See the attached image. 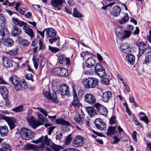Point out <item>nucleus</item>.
Returning <instances> with one entry per match:
<instances>
[{
    "label": "nucleus",
    "instance_id": "1",
    "mask_svg": "<svg viewBox=\"0 0 151 151\" xmlns=\"http://www.w3.org/2000/svg\"><path fill=\"white\" fill-rule=\"evenodd\" d=\"M83 83L86 88H93L98 85L99 80L96 78H90L84 79Z\"/></svg>",
    "mask_w": 151,
    "mask_h": 151
},
{
    "label": "nucleus",
    "instance_id": "2",
    "mask_svg": "<svg viewBox=\"0 0 151 151\" xmlns=\"http://www.w3.org/2000/svg\"><path fill=\"white\" fill-rule=\"evenodd\" d=\"M21 138L23 139L28 140L33 139L34 137V133L30 129L26 128L21 129L20 132Z\"/></svg>",
    "mask_w": 151,
    "mask_h": 151
},
{
    "label": "nucleus",
    "instance_id": "3",
    "mask_svg": "<svg viewBox=\"0 0 151 151\" xmlns=\"http://www.w3.org/2000/svg\"><path fill=\"white\" fill-rule=\"evenodd\" d=\"M5 24V19L4 16L0 14V42L5 35L9 33L7 29L4 27Z\"/></svg>",
    "mask_w": 151,
    "mask_h": 151
},
{
    "label": "nucleus",
    "instance_id": "4",
    "mask_svg": "<svg viewBox=\"0 0 151 151\" xmlns=\"http://www.w3.org/2000/svg\"><path fill=\"white\" fill-rule=\"evenodd\" d=\"M10 80L14 86L16 90L18 91L21 89L22 86L20 83V79L18 77L14 75H12Z\"/></svg>",
    "mask_w": 151,
    "mask_h": 151
},
{
    "label": "nucleus",
    "instance_id": "5",
    "mask_svg": "<svg viewBox=\"0 0 151 151\" xmlns=\"http://www.w3.org/2000/svg\"><path fill=\"white\" fill-rule=\"evenodd\" d=\"M95 72L97 75L101 77H105L106 74L104 69L99 63H97L95 67Z\"/></svg>",
    "mask_w": 151,
    "mask_h": 151
},
{
    "label": "nucleus",
    "instance_id": "6",
    "mask_svg": "<svg viewBox=\"0 0 151 151\" xmlns=\"http://www.w3.org/2000/svg\"><path fill=\"white\" fill-rule=\"evenodd\" d=\"M84 142V139L79 135L76 136L73 141V145L75 147L82 146Z\"/></svg>",
    "mask_w": 151,
    "mask_h": 151
},
{
    "label": "nucleus",
    "instance_id": "7",
    "mask_svg": "<svg viewBox=\"0 0 151 151\" xmlns=\"http://www.w3.org/2000/svg\"><path fill=\"white\" fill-rule=\"evenodd\" d=\"M65 2L63 0H51L50 3L55 9L59 10L62 9V4Z\"/></svg>",
    "mask_w": 151,
    "mask_h": 151
},
{
    "label": "nucleus",
    "instance_id": "8",
    "mask_svg": "<svg viewBox=\"0 0 151 151\" xmlns=\"http://www.w3.org/2000/svg\"><path fill=\"white\" fill-rule=\"evenodd\" d=\"M3 119L7 122L11 129L15 127V123L17 122V120L15 118L5 116L3 117Z\"/></svg>",
    "mask_w": 151,
    "mask_h": 151
},
{
    "label": "nucleus",
    "instance_id": "9",
    "mask_svg": "<svg viewBox=\"0 0 151 151\" xmlns=\"http://www.w3.org/2000/svg\"><path fill=\"white\" fill-rule=\"evenodd\" d=\"M50 142H51V140L48 138L47 135H46L45 136L44 138L43 136H42L37 140L32 141V142L37 144L42 142V143H43L45 145V144L47 145L48 146L50 145Z\"/></svg>",
    "mask_w": 151,
    "mask_h": 151
},
{
    "label": "nucleus",
    "instance_id": "10",
    "mask_svg": "<svg viewBox=\"0 0 151 151\" xmlns=\"http://www.w3.org/2000/svg\"><path fill=\"white\" fill-rule=\"evenodd\" d=\"M69 88L67 85L63 84L59 88V93L62 97H64V96L67 95L69 93Z\"/></svg>",
    "mask_w": 151,
    "mask_h": 151
},
{
    "label": "nucleus",
    "instance_id": "11",
    "mask_svg": "<svg viewBox=\"0 0 151 151\" xmlns=\"http://www.w3.org/2000/svg\"><path fill=\"white\" fill-rule=\"evenodd\" d=\"M139 52L137 55L138 58L143 55L145 51L147 50L148 47L144 42H141L138 44Z\"/></svg>",
    "mask_w": 151,
    "mask_h": 151
},
{
    "label": "nucleus",
    "instance_id": "12",
    "mask_svg": "<svg viewBox=\"0 0 151 151\" xmlns=\"http://www.w3.org/2000/svg\"><path fill=\"white\" fill-rule=\"evenodd\" d=\"M26 148L27 150L32 149L36 151H38L42 149L45 147V145L43 143H42L39 145L30 144L26 145Z\"/></svg>",
    "mask_w": 151,
    "mask_h": 151
},
{
    "label": "nucleus",
    "instance_id": "13",
    "mask_svg": "<svg viewBox=\"0 0 151 151\" xmlns=\"http://www.w3.org/2000/svg\"><path fill=\"white\" fill-rule=\"evenodd\" d=\"M27 121L30 125H31L33 128H36V127L39 126V125L35 117L33 116H31L29 118H27Z\"/></svg>",
    "mask_w": 151,
    "mask_h": 151
},
{
    "label": "nucleus",
    "instance_id": "14",
    "mask_svg": "<svg viewBox=\"0 0 151 151\" xmlns=\"http://www.w3.org/2000/svg\"><path fill=\"white\" fill-rule=\"evenodd\" d=\"M85 100L86 102L91 105L96 102L95 97L91 94H86L85 96Z\"/></svg>",
    "mask_w": 151,
    "mask_h": 151
},
{
    "label": "nucleus",
    "instance_id": "15",
    "mask_svg": "<svg viewBox=\"0 0 151 151\" xmlns=\"http://www.w3.org/2000/svg\"><path fill=\"white\" fill-rule=\"evenodd\" d=\"M94 123L96 127L101 130H104L106 129L105 124L104 122H102V120L101 119H96Z\"/></svg>",
    "mask_w": 151,
    "mask_h": 151
},
{
    "label": "nucleus",
    "instance_id": "16",
    "mask_svg": "<svg viewBox=\"0 0 151 151\" xmlns=\"http://www.w3.org/2000/svg\"><path fill=\"white\" fill-rule=\"evenodd\" d=\"M43 93L45 97L47 99L53 101L55 103H57L58 101L56 95L55 93L53 94L52 96L51 94L48 91H44Z\"/></svg>",
    "mask_w": 151,
    "mask_h": 151
},
{
    "label": "nucleus",
    "instance_id": "17",
    "mask_svg": "<svg viewBox=\"0 0 151 151\" xmlns=\"http://www.w3.org/2000/svg\"><path fill=\"white\" fill-rule=\"evenodd\" d=\"M67 71L65 68L60 67L56 68L53 70V72L55 74L61 76H66Z\"/></svg>",
    "mask_w": 151,
    "mask_h": 151
},
{
    "label": "nucleus",
    "instance_id": "18",
    "mask_svg": "<svg viewBox=\"0 0 151 151\" xmlns=\"http://www.w3.org/2000/svg\"><path fill=\"white\" fill-rule=\"evenodd\" d=\"M21 29L18 27L13 25L11 29V34L14 37L18 36L20 35L21 33Z\"/></svg>",
    "mask_w": 151,
    "mask_h": 151
},
{
    "label": "nucleus",
    "instance_id": "19",
    "mask_svg": "<svg viewBox=\"0 0 151 151\" xmlns=\"http://www.w3.org/2000/svg\"><path fill=\"white\" fill-rule=\"evenodd\" d=\"M12 21L16 25H17L20 27H23V29L26 28L27 24L23 21H21L17 18L12 17Z\"/></svg>",
    "mask_w": 151,
    "mask_h": 151
},
{
    "label": "nucleus",
    "instance_id": "20",
    "mask_svg": "<svg viewBox=\"0 0 151 151\" xmlns=\"http://www.w3.org/2000/svg\"><path fill=\"white\" fill-rule=\"evenodd\" d=\"M130 45L127 43H123L121 46L120 48L122 51L126 54H128L131 51Z\"/></svg>",
    "mask_w": 151,
    "mask_h": 151
},
{
    "label": "nucleus",
    "instance_id": "21",
    "mask_svg": "<svg viewBox=\"0 0 151 151\" xmlns=\"http://www.w3.org/2000/svg\"><path fill=\"white\" fill-rule=\"evenodd\" d=\"M73 99L72 104L74 106H79L80 105L79 100L77 97L76 91L74 88L73 90Z\"/></svg>",
    "mask_w": 151,
    "mask_h": 151
},
{
    "label": "nucleus",
    "instance_id": "22",
    "mask_svg": "<svg viewBox=\"0 0 151 151\" xmlns=\"http://www.w3.org/2000/svg\"><path fill=\"white\" fill-rule=\"evenodd\" d=\"M5 36V35L4 37ZM4 36L3 37V39L0 42H2L3 43V45L7 47H9L12 46L14 43V41L12 39L9 38H4Z\"/></svg>",
    "mask_w": 151,
    "mask_h": 151
},
{
    "label": "nucleus",
    "instance_id": "23",
    "mask_svg": "<svg viewBox=\"0 0 151 151\" xmlns=\"http://www.w3.org/2000/svg\"><path fill=\"white\" fill-rule=\"evenodd\" d=\"M96 60L92 57H89L86 60V64L88 68H91L94 66Z\"/></svg>",
    "mask_w": 151,
    "mask_h": 151
},
{
    "label": "nucleus",
    "instance_id": "24",
    "mask_svg": "<svg viewBox=\"0 0 151 151\" xmlns=\"http://www.w3.org/2000/svg\"><path fill=\"white\" fill-rule=\"evenodd\" d=\"M112 96L111 93L110 91H106L103 93L102 100L105 102H107Z\"/></svg>",
    "mask_w": 151,
    "mask_h": 151
},
{
    "label": "nucleus",
    "instance_id": "25",
    "mask_svg": "<svg viewBox=\"0 0 151 151\" xmlns=\"http://www.w3.org/2000/svg\"><path fill=\"white\" fill-rule=\"evenodd\" d=\"M44 30H45L46 35L49 37H53L56 35L55 31L52 28L45 29Z\"/></svg>",
    "mask_w": 151,
    "mask_h": 151
},
{
    "label": "nucleus",
    "instance_id": "26",
    "mask_svg": "<svg viewBox=\"0 0 151 151\" xmlns=\"http://www.w3.org/2000/svg\"><path fill=\"white\" fill-rule=\"evenodd\" d=\"M121 11V9L120 7L115 6L113 7L111 14L114 17H117L119 15Z\"/></svg>",
    "mask_w": 151,
    "mask_h": 151
},
{
    "label": "nucleus",
    "instance_id": "27",
    "mask_svg": "<svg viewBox=\"0 0 151 151\" xmlns=\"http://www.w3.org/2000/svg\"><path fill=\"white\" fill-rule=\"evenodd\" d=\"M86 110L91 117H94L97 114L96 110L93 107H87L86 109Z\"/></svg>",
    "mask_w": 151,
    "mask_h": 151
},
{
    "label": "nucleus",
    "instance_id": "28",
    "mask_svg": "<svg viewBox=\"0 0 151 151\" xmlns=\"http://www.w3.org/2000/svg\"><path fill=\"white\" fill-rule=\"evenodd\" d=\"M0 92L4 99H6L8 98V91L5 86H3L0 87Z\"/></svg>",
    "mask_w": 151,
    "mask_h": 151
},
{
    "label": "nucleus",
    "instance_id": "29",
    "mask_svg": "<svg viewBox=\"0 0 151 151\" xmlns=\"http://www.w3.org/2000/svg\"><path fill=\"white\" fill-rule=\"evenodd\" d=\"M4 65L6 68H10L12 66L11 60L6 57L3 58L2 59Z\"/></svg>",
    "mask_w": 151,
    "mask_h": 151
},
{
    "label": "nucleus",
    "instance_id": "30",
    "mask_svg": "<svg viewBox=\"0 0 151 151\" xmlns=\"http://www.w3.org/2000/svg\"><path fill=\"white\" fill-rule=\"evenodd\" d=\"M74 119L75 121L77 123L81 125H82L85 122L84 118L81 117V115L79 114H77L76 115Z\"/></svg>",
    "mask_w": 151,
    "mask_h": 151
},
{
    "label": "nucleus",
    "instance_id": "31",
    "mask_svg": "<svg viewBox=\"0 0 151 151\" xmlns=\"http://www.w3.org/2000/svg\"><path fill=\"white\" fill-rule=\"evenodd\" d=\"M126 56V59L131 64L133 65L135 62V57L134 56L130 53L127 54Z\"/></svg>",
    "mask_w": 151,
    "mask_h": 151
},
{
    "label": "nucleus",
    "instance_id": "32",
    "mask_svg": "<svg viewBox=\"0 0 151 151\" xmlns=\"http://www.w3.org/2000/svg\"><path fill=\"white\" fill-rule=\"evenodd\" d=\"M10 146L6 143H2L1 145L0 151H11Z\"/></svg>",
    "mask_w": 151,
    "mask_h": 151
},
{
    "label": "nucleus",
    "instance_id": "33",
    "mask_svg": "<svg viewBox=\"0 0 151 151\" xmlns=\"http://www.w3.org/2000/svg\"><path fill=\"white\" fill-rule=\"evenodd\" d=\"M0 132L2 137L6 136L8 133L7 127L6 126H0Z\"/></svg>",
    "mask_w": 151,
    "mask_h": 151
},
{
    "label": "nucleus",
    "instance_id": "34",
    "mask_svg": "<svg viewBox=\"0 0 151 151\" xmlns=\"http://www.w3.org/2000/svg\"><path fill=\"white\" fill-rule=\"evenodd\" d=\"M145 61L148 63L151 61V48L148 47L145 55Z\"/></svg>",
    "mask_w": 151,
    "mask_h": 151
},
{
    "label": "nucleus",
    "instance_id": "35",
    "mask_svg": "<svg viewBox=\"0 0 151 151\" xmlns=\"http://www.w3.org/2000/svg\"><path fill=\"white\" fill-rule=\"evenodd\" d=\"M55 122L57 124H60L62 125L69 126L70 125V123L68 121L61 118L56 119Z\"/></svg>",
    "mask_w": 151,
    "mask_h": 151
},
{
    "label": "nucleus",
    "instance_id": "36",
    "mask_svg": "<svg viewBox=\"0 0 151 151\" xmlns=\"http://www.w3.org/2000/svg\"><path fill=\"white\" fill-rule=\"evenodd\" d=\"M37 116L38 117L39 124V126L43 125L44 122H45V119L44 116L40 113L37 114Z\"/></svg>",
    "mask_w": 151,
    "mask_h": 151
},
{
    "label": "nucleus",
    "instance_id": "37",
    "mask_svg": "<svg viewBox=\"0 0 151 151\" xmlns=\"http://www.w3.org/2000/svg\"><path fill=\"white\" fill-rule=\"evenodd\" d=\"M24 30L25 32L31 38H32L33 36V32L32 30L30 28H28L27 25L26 26V28L23 29Z\"/></svg>",
    "mask_w": 151,
    "mask_h": 151
},
{
    "label": "nucleus",
    "instance_id": "38",
    "mask_svg": "<svg viewBox=\"0 0 151 151\" xmlns=\"http://www.w3.org/2000/svg\"><path fill=\"white\" fill-rule=\"evenodd\" d=\"M116 128V127H113L112 126L109 127L107 129L106 134L108 136L114 134L116 132L115 130Z\"/></svg>",
    "mask_w": 151,
    "mask_h": 151
},
{
    "label": "nucleus",
    "instance_id": "39",
    "mask_svg": "<svg viewBox=\"0 0 151 151\" xmlns=\"http://www.w3.org/2000/svg\"><path fill=\"white\" fill-rule=\"evenodd\" d=\"M73 15L74 17L77 18H81L84 16V15L78 12L76 8H74L73 9Z\"/></svg>",
    "mask_w": 151,
    "mask_h": 151
},
{
    "label": "nucleus",
    "instance_id": "40",
    "mask_svg": "<svg viewBox=\"0 0 151 151\" xmlns=\"http://www.w3.org/2000/svg\"><path fill=\"white\" fill-rule=\"evenodd\" d=\"M131 35V32L129 30H125L123 33L121 37L122 39H124L125 38H127L130 36Z\"/></svg>",
    "mask_w": 151,
    "mask_h": 151
},
{
    "label": "nucleus",
    "instance_id": "41",
    "mask_svg": "<svg viewBox=\"0 0 151 151\" xmlns=\"http://www.w3.org/2000/svg\"><path fill=\"white\" fill-rule=\"evenodd\" d=\"M12 111L16 112H20L24 111L23 106L20 105L12 109Z\"/></svg>",
    "mask_w": 151,
    "mask_h": 151
},
{
    "label": "nucleus",
    "instance_id": "42",
    "mask_svg": "<svg viewBox=\"0 0 151 151\" xmlns=\"http://www.w3.org/2000/svg\"><path fill=\"white\" fill-rule=\"evenodd\" d=\"M18 52V47H16L15 48L6 52V53L10 55H16Z\"/></svg>",
    "mask_w": 151,
    "mask_h": 151
},
{
    "label": "nucleus",
    "instance_id": "43",
    "mask_svg": "<svg viewBox=\"0 0 151 151\" xmlns=\"http://www.w3.org/2000/svg\"><path fill=\"white\" fill-rule=\"evenodd\" d=\"M122 32V30L121 27H118L116 28L115 30V33L116 35L120 38H121L123 34Z\"/></svg>",
    "mask_w": 151,
    "mask_h": 151
},
{
    "label": "nucleus",
    "instance_id": "44",
    "mask_svg": "<svg viewBox=\"0 0 151 151\" xmlns=\"http://www.w3.org/2000/svg\"><path fill=\"white\" fill-rule=\"evenodd\" d=\"M129 17L127 13L121 20L119 21V23L120 24H123L127 22L129 19Z\"/></svg>",
    "mask_w": 151,
    "mask_h": 151
},
{
    "label": "nucleus",
    "instance_id": "45",
    "mask_svg": "<svg viewBox=\"0 0 151 151\" xmlns=\"http://www.w3.org/2000/svg\"><path fill=\"white\" fill-rule=\"evenodd\" d=\"M51 148L54 151H60L61 150L63 149V147L61 146L53 144L51 146Z\"/></svg>",
    "mask_w": 151,
    "mask_h": 151
},
{
    "label": "nucleus",
    "instance_id": "46",
    "mask_svg": "<svg viewBox=\"0 0 151 151\" xmlns=\"http://www.w3.org/2000/svg\"><path fill=\"white\" fill-rule=\"evenodd\" d=\"M65 57L64 55L59 54L58 59L59 62L60 64H63L65 61Z\"/></svg>",
    "mask_w": 151,
    "mask_h": 151
},
{
    "label": "nucleus",
    "instance_id": "47",
    "mask_svg": "<svg viewBox=\"0 0 151 151\" xmlns=\"http://www.w3.org/2000/svg\"><path fill=\"white\" fill-rule=\"evenodd\" d=\"M99 113L103 115L106 116L107 114L108 111L106 108L103 106Z\"/></svg>",
    "mask_w": 151,
    "mask_h": 151
},
{
    "label": "nucleus",
    "instance_id": "48",
    "mask_svg": "<svg viewBox=\"0 0 151 151\" xmlns=\"http://www.w3.org/2000/svg\"><path fill=\"white\" fill-rule=\"evenodd\" d=\"M49 50L51 51L52 52L56 53L59 52L60 49L55 47H52L50 45L49 46Z\"/></svg>",
    "mask_w": 151,
    "mask_h": 151
},
{
    "label": "nucleus",
    "instance_id": "49",
    "mask_svg": "<svg viewBox=\"0 0 151 151\" xmlns=\"http://www.w3.org/2000/svg\"><path fill=\"white\" fill-rule=\"evenodd\" d=\"M36 108L39 110L45 116H47L48 112L43 108L40 107H37Z\"/></svg>",
    "mask_w": 151,
    "mask_h": 151
},
{
    "label": "nucleus",
    "instance_id": "50",
    "mask_svg": "<svg viewBox=\"0 0 151 151\" xmlns=\"http://www.w3.org/2000/svg\"><path fill=\"white\" fill-rule=\"evenodd\" d=\"M39 50H43L45 49V46L43 43L42 41L40 40L39 41Z\"/></svg>",
    "mask_w": 151,
    "mask_h": 151
},
{
    "label": "nucleus",
    "instance_id": "51",
    "mask_svg": "<svg viewBox=\"0 0 151 151\" xmlns=\"http://www.w3.org/2000/svg\"><path fill=\"white\" fill-rule=\"evenodd\" d=\"M94 106L97 109L98 111L99 112L100 110L104 106H102L101 104L99 103H96L94 105Z\"/></svg>",
    "mask_w": 151,
    "mask_h": 151
},
{
    "label": "nucleus",
    "instance_id": "52",
    "mask_svg": "<svg viewBox=\"0 0 151 151\" xmlns=\"http://www.w3.org/2000/svg\"><path fill=\"white\" fill-rule=\"evenodd\" d=\"M71 134H69L66 137V139L65 142V145L68 144L71 141Z\"/></svg>",
    "mask_w": 151,
    "mask_h": 151
},
{
    "label": "nucleus",
    "instance_id": "53",
    "mask_svg": "<svg viewBox=\"0 0 151 151\" xmlns=\"http://www.w3.org/2000/svg\"><path fill=\"white\" fill-rule=\"evenodd\" d=\"M27 11L26 8L20 7L19 8V11L20 13L22 14H24V13Z\"/></svg>",
    "mask_w": 151,
    "mask_h": 151
},
{
    "label": "nucleus",
    "instance_id": "54",
    "mask_svg": "<svg viewBox=\"0 0 151 151\" xmlns=\"http://www.w3.org/2000/svg\"><path fill=\"white\" fill-rule=\"evenodd\" d=\"M129 102L132 103H133V105L135 106V107H137V104H136V102L134 99L133 96H131L129 98Z\"/></svg>",
    "mask_w": 151,
    "mask_h": 151
},
{
    "label": "nucleus",
    "instance_id": "55",
    "mask_svg": "<svg viewBox=\"0 0 151 151\" xmlns=\"http://www.w3.org/2000/svg\"><path fill=\"white\" fill-rule=\"evenodd\" d=\"M21 44L23 46L26 47L29 45V42L26 40H23L21 41Z\"/></svg>",
    "mask_w": 151,
    "mask_h": 151
},
{
    "label": "nucleus",
    "instance_id": "56",
    "mask_svg": "<svg viewBox=\"0 0 151 151\" xmlns=\"http://www.w3.org/2000/svg\"><path fill=\"white\" fill-rule=\"evenodd\" d=\"M46 62V60L45 59H42L41 60V62L40 63V68L41 70H42V68L45 65Z\"/></svg>",
    "mask_w": 151,
    "mask_h": 151
},
{
    "label": "nucleus",
    "instance_id": "57",
    "mask_svg": "<svg viewBox=\"0 0 151 151\" xmlns=\"http://www.w3.org/2000/svg\"><path fill=\"white\" fill-rule=\"evenodd\" d=\"M35 68L36 69H37L38 67L39 60L37 59H33Z\"/></svg>",
    "mask_w": 151,
    "mask_h": 151
},
{
    "label": "nucleus",
    "instance_id": "58",
    "mask_svg": "<svg viewBox=\"0 0 151 151\" xmlns=\"http://www.w3.org/2000/svg\"><path fill=\"white\" fill-rule=\"evenodd\" d=\"M89 53L91 54V53L88 51L83 52L81 54V56L84 58L86 56L87 57Z\"/></svg>",
    "mask_w": 151,
    "mask_h": 151
},
{
    "label": "nucleus",
    "instance_id": "59",
    "mask_svg": "<svg viewBox=\"0 0 151 151\" xmlns=\"http://www.w3.org/2000/svg\"><path fill=\"white\" fill-rule=\"evenodd\" d=\"M140 119L142 121L145 122L147 124L149 122L148 119L146 116L141 117Z\"/></svg>",
    "mask_w": 151,
    "mask_h": 151
},
{
    "label": "nucleus",
    "instance_id": "60",
    "mask_svg": "<svg viewBox=\"0 0 151 151\" xmlns=\"http://www.w3.org/2000/svg\"><path fill=\"white\" fill-rule=\"evenodd\" d=\"M25 78L28 80H31L32 81H33L32 75L31 73L26 75H25Z\"/></svg>",
    "mask_w": 151,
    "mask_h": 151
},
{
    "label": "nucleus",
    "instance_id": "61",
    "mask_svg": "<svg viewBox=\"0 0 151 151\" xmlns=\"http://www.w3.org/2000/svg\"><path fill=\"white\" fill-rule=\"evenodd\" d=\"M58 39V37H53L51 39H50L49 40V41L50 43L51 44H52V43L54 42H56L57 41Z\"/></svg>",
    "mask_w": 151,
    "mask_h": 151
},
{
    "label": "nucleus",
    "instance_id": "62",
    "mask_svg": "<svg viewBox=\"0 0 151 151\" xmlns=\"http://www.w3.org/2000/svg\"><path fill=\"white\" fill-rule=\"evenodd\" d=\"M137 132L136 131H134L132 133L133 138L134 140L136 142L137 141Z\"/></svg>",
    "mask_w": 151,
    "mask_h": 151
},
{
    "label": "nucleus",
    "instance_id": "63",
    "mask_svg": "<svg viewBox=\"0 0 151 151\" xmlns=\"http://www.w3.org/2000/svg\"><path fill=\"white\" fill-rule=\"evenodd\" d=\"M132 120L136 125L138 126L140 125V123L138 122V120L134 116L133 117Z\"/></svg>",
    "mask_w": 151,
    "mask_h": 151
},
{
    "label": "nucleus",
    "instance_id": "64",
    "mask_svg": "<svg viewBox=\"0 0 151 151\" xmlns=\"http://www.w3.org/2000/svg\"><path fill=\"white\" fill-rule=\"evenodd\" d=\"M63 134L60 133L59 134H56L55 136V139L59 141H60L62 137Z\"/></svg>",
    "mask_w": 151,
    "mask_h": 151
}]
</instances>
